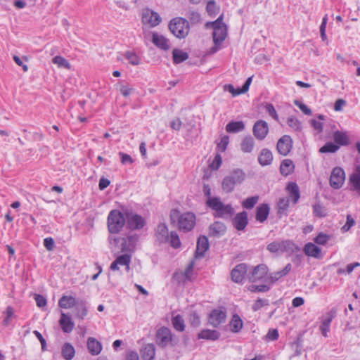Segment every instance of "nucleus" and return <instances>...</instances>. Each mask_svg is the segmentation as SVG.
Listing matches in <instances>:
<instances>
[{
  "label": "nucleus",
  "instance_id": "4d7b16f0",
  "mask_svg": "<svg viewBox=\"0 0 360 360\" xmlns=\"http://www.w3.org/2000/svg\"><path fill=\"white\" fill-rule=\"evenodd\" d=\"M269 305V300L259 298L257 299L252 307V309L254 311H257L262 307Z\"/></svg>",
  "mask_w": 360,
  "mask_h": 360
},
{
  "label": "nucleus",
  "instance_id": "a878e982",
  "mask_svg": "<svg viewBox=\"0 0 360 360\" xmlns=\"http://www.w3.org/2000/svg\"><path fill=\"white\" fill-rule=\"evenodd\" d=\"M87 348L91 354L98 355L102 350V345L94 338L90 337L87 340Z\"/></svg>",
  "mask_w": 360,
  "mask_h": 360
},
{
  "label": "nucleus",
  "instance_id": "f3484780",
  "mask_svg": "<svg viewBox=\"0 0 360 360\" xmlns=\"http://www.w3.org/2000/svg\"><path fill=\"white\" fill-rule=\"evenodd\" d=\"M268 272V267L265 264H259L255 266L249 274V280L255 282L263 278Z\"/></svg>",
  "mask_w": 360,
  "mask_h": 360
},
{
  "label": "nucleus",
  "instance_id": "4468645a",
  "mask_svg": "<svg viewBox=\"0 0 360 360\" xmlns=\"http://www.w3.org/2000/svg\"><path fill=\"white\" fill-rule=\"evenodd\" d=\"M226 312L220 309H214L211 311L209 316L210 323L217 328L221 323H224L226 321Z\"/></svg>",
  "mask_w": 360,
  "mask_h": 360
},
{
  "label": "nucleus",
  "instance_id": "dca6fc26",
  "mask_svg": "<svg viewBox=\"0 0 360 360\" xmlns=\"http://www.w3.org/2000/svg\"><path fill=\"white\" fill-rule=\"evenodd\" d=\"M226 226L221 221H214L209 226V236L214 238H219L225 234Z\"/></svg>",
  "mask_w": 360,
  "mask_h": 360
},
{
  "label": "nucleus",
  "instance_id": "6ab92c4d",
  "mask_svg": "<svg viewBox=\"0 0 360 360\" xmlns=\"http://www.w3.org/2000/svg\"><path fill=\"white\" fill-rule=\"evenodd\" d=\"M269 212L270 207L268 204H260L256 208V220L260 223H264L267 219Z\"/></svg>",
  "mask_w": 360,
  "mask_h": 360
},
{
  "label": "nucleus",
  "instance_id": "c756f323",
  "mask_svg": "<svg viewBox=\"0 0 360 360\" xmlns=\"http://www.w3.org/2000/svg\"><path fill=\"white\" fill-rule=\"evenodd\" d=\"M281 253L287 252L292 254L300 250V248L292 240H285L281 241Z\"/></svg>",
  "mask_w": 360,
  "mask_h": 360
},
{
  "label": "nucleus",
  "instance_id": "5fc2aeb1",
  "mask_svg": "<svg viewBox=\"0 0 360 360\" xmlns=\"http://www.w3.org/2000/svg\"><path fill=\"white\" fill-rule=\"evenodd\" d=\"M314 214L319 217H324L327 215L326 209L321 204H315L313 206Z\"/></svg>",
  "mask_w": 360,
  "mask_h": 360
},
{
  "label": "nucleus",
  "instance_id": "3c124183",
  "mask_svg": "<svg viewBox=\"0 0 360 360\" xmlns=\"http://www.w3.org/2000/svg\"><path fill=\"white\" fill-rule=\"evenodd\" d=\"M207 12L210 15H216L219 11V7L213 0L209 1L206 6Z\"/></svg>",
  "mask_w": 360,
  "mask_h": 360
},
{
  "label": "nucleus",
  "instance_id": "bb28decb",
  "mask_svg": "<svg viewBox=\"0 0 360 360\" xmlns=\"http://www.w3.org/2000/svg\"><path fill=\"white\" fill-rule=\"evenodd\" d=\"M295 169V164L290 159L283 160L280 165V172L283 176H288L291 174Z\"/></svg>",
  "mask_w": 360,
  "mask_h": 360
},
{
  "label": "nucleus",
  "instance_id": "473e14b6",
  "mask_svg": "<svg viewBox=\"0 0 360 360\" xmlns=\"http://www.w3.org/2000/svg\"><path fill=\"white\" fill-rule=\"evenodd\" d=\"M220 333L215 330L205 329L198 333V339L216 340L219 339Z\"/></svg>",
  "mask_w": 360,
  "mask_h": 360
},
{
  "label": "nucleus",
  "instance_id": "58836bf2",
  "mask_svg": "<svg viewBox=\"0 0 360 360\" xmlns=\"http://www.w3.org/2000/svg\"><path fill=\"white\" fill-rule=\"evenodd\" d=\"M172 56L175 64H179L188 58V53L179 49H173Z\"/></svg>",
  "mask_w": 360,
  "mask_h": 360
},
{
  "label": "nucleus",
  "instance_id": "9d476101",
  "mask_svg": "<svg viewBox=\"0 0 360 360\" xmlns=\"http://www.w3.org/2000/svg\"><path fill=\"white\" fill-rule=\"evenodd\" d=\"M126 221L129 229L132 230L142 229L145 224V219L140 215L132 213L126 212Z\"/></svg>",
  "mask_w": 360,
  "mask_h": 360
},
{
  "label": "nucleus",
  "instance_id": "2f4dec72",
  "mask_svg": "<svg viewBox=\"0 0 360 360\" xmlns=\"http://www.w3.org/2000/svg\"><path fill=\"white\" fill-rule=\"evenodd\" d=\"M292 266L290 264H288L281 271H278L269 274V278L270 279L271 283H275L279 278L288 275L291 271Z\"/></svg>",
  "mask_w": 360,
  "mask_h": 360
},
{
  "label": "nucleus",
  "instance_id": "13d9d810",
  "mask_svg": "<svg viewBox=\"0 0 360 360\" xmlns=\"http://www.w3.org/2000/svg\"><path fill=\"white\" fill-rule=\"evenodd\" d=\"M248 289L251 292H265L269 290L270 288L267 285H251Z\"/></svg>",
  "mask_w": 360,
  "mask_h": 360
},
{
  "label": "nucleus",
  "instance_id": "0eeeda50",
  "mask_svg": "<svg viewBox=\"0 0 360 360\" xmlns=\"http://www.w3.org/2000/svg\"><path fill=\"white\" fill-rule=\"evenodd\" d=\"M222 15L219 16L215 21L207 22V26L210 25L213 29V41L214 44H220L226 38L227 29L226 25L222 22Z\"/></svg>",
  "mask_w": 360,
  "mask_h": 360
},
{
  "label": "nucleus",
  "instance_id": "9b49d317",
  "mask_svg": "<svg viewBox=\"0 0 360 360\" xmlns=\"http://www.w3.org/2000/svg\"><path fill=\"white\" fill-rule=\"evenodd\" d=\"M276 148L278 152L283 156L289 154L292 148V140L288 135H284L277 142Z\"/></svg>",
  "mask_w": 360,
  "mask_h": 360
},
{
  "label": "nucleus",
  "instance_id": "c85d7f7f",
  "mask_svg": "<svg viewBox=\"0 0 360 360\" xmlns=\"http://www.w3.org/2000/svg\"><path fill=\"white\" fill-rule=\"evenodd\" d=\"M273 161L272 153L266 148H264L260 152L258 157V162L262 166H267L271 164Z\"/></svg>",
  "mask_w": 360,
  "mask_h": 360
},
{
  "label": "nucleus",
  "instance_id": "1a4fd4ad",
  "mask_svg": "<svg viewBox=\"0 0 360 360\" xmlns=\"http://www.w3.org/2000/svg\"><path fill=\"white\" fill-rule=\"evenodd\" d=\"M345 179V174L344 170L340 167H335L330 177V185L335 189L340 188L344 184Z\"/></svg>",
  "mask_w": 360,
  "mask_h": 360
},
{
  "label": "nucleus",
  "instance_id": "b1692460",
  "mask_svg": "<svg viewBox=\"0 0 360 360\" xmlns=\"http://www.w3.org/2000/svg\"><path fill=\"white\" fill-rule=\"evenodd\" d=\"M143 360H153L155 356V347L153 344H146L141 350Z\"/></svg>",
  "mask_w": 360,
  "mask_h": 360
},
{
  "label": "nucleus",
  "instance_id": "6e6d98bb",
  "mask_svg": "<svg viewBox=\"0 0 360 360\" xmlns=\"http://www.w3.org/2000/svg\"><path fill=\"white\" fill-rule=\"evenodd\" d=\"M266 249L271 253H281V241H273L267 245Z\"/></svg>",
  "mask_w": 360,
  "mask_h": 360
},
{
  "label": "nucleus",
  "instance_id": "a18cd8bd",
  "mask_svg": "<svg viewBox=\"0 0 360 360\" xmlns=\"http://www.w3.org/2000/svg\"><path fill=\"white\" fill-rule=\"evenodd\" d=\"M118 265L125 266L128 271L130 269L131 256L128 254H124L117 257L115 259Z\"/></svg>",
  "mask_w": 360,
  "mask_h": 360
},
{
  "label": "nucleus",
  "instance_id": "e433bc0d",
  "mask_svg": "<svg viewBox=\"0 0 360 360\" xmlns=\"http://www.w3.org/2000/svg\"><path fill=\"white\" fill-rule=\"evenodd\" d=\"M61 354L65 360H72L75 354L74 347L68 342H66L62 347Z\"/></svg>",
  "mask_w": 360,
  "mask_h": 360
},
{
  "label": "nucleus",
  "instance_id": "5701e85b",
  "mask_svg": "<svg viewBox=\"0 0 360 360\" xmlns=\"http://www.w3.org/2000/svg\"><path fill=\"white\" fill-rule=\"evenodd\" d=\"M152 41L156 46L162 50L167 51L170 48L168 39L156 32L153 33Z\"/></svg>",
  "mask_w": 360,
  "mask_h": 360
},
{
  "label": "nucleus",
  "instance_id": "20e7f679",
  "mask_svg": "<svg viewBox=\"0 0 360 360\" xmlns=\"http://www.w3.org/2000/svg\"><path fill=\"white\" fill-rule=\"evenodd\" d=\"M178 342V338L167 327L162 326L156 332L155 342L161 348L169 346L174 347Z\"/></svg>",
  "mask_w": 360,
  "mask_h": 360
},
{
  "label": "nucleus",
  "instance_id": "cd10ccee",
  "mask_svg": "<svg viewBox=\"0 0 360 360\" xmlns=\"http://www.w3.org/2000/svg\"><path fill=\"white\" fill-rule=\"evenodd\" d=\"M194 264L191 262L187 266L184 273L174 274V278H176L179 282H184L185 281H191V276L193 271Z\"/></svg>",
  "mask_w": 360,
  "mask_h": 360
},
{
  "label": "nucleus",
  "instance_id": "a19ab883",
  "mask_svg": "<svg viewBox=\"0 0 360 360\" xmlns=\"http://www.w3.org/2000/svg\"><path fill=\"white\" fill-rule=\"evenodd\" d=\"M172 323L174 328L177 331L183 332L185 330L184 320L180 314L172 317Z\"/></svg>",
  "mask_w": 360,
  "mask_h": 360
},
{
  "label": "nucleus",
  "instance_id": "7c9ffc66",
  "mask_svg": "<svg viewBox=\"0 0 360 360\" xmlns=\"http://www.w3.org/2000/svg\"><path fill=\"white\" fill-rule=\"evenodd\" d=\"M77 304V302L76 301V299L72 296L63 295L58 301L59 307L63 309L72 308L76 306Z\"/></svg>",
  "mask_w": 360,
  "mask_h": 360
},
{
  "label": "nucleus",
  "instance_id": "4be33fe9",
  "mask_svg": "<svg viewBox=\"0 0 360 360\" xmlns=\"http://www.w3.org/2000/svg\"><path fill=\"white\" fill-rule=\"evenodd\" d=\"M210 247L208 238L205 236H200L197 241L195 255L202 257Z\"/></svg>",
  "mask_w": 360,
  "mask_h": 360
},
{
  "label": "nucleus",
  "instance_id": "864d4df0",
  "mask_svg": "<svg viewBox=\"0 0 360 360\" xmlns=\"http://www.w3.org/2000/svg\"><path fill=\"white\" fill-rule=\"evenodd\" d=\"M125 58L128 60L129 63L133 65H137L140 63V59L137 55L131 51H127L124 54Z\"/></svg>",
  "mask_w": 360,
  "mask_h": 360
},
{
  "label": "nucleus",
  "instance_id": "ddd939ff",
  "mask_svg": "<svg viewBox=\"0 0 360 360\" xmlns=\"http://www.w3.org/2000/svg\"><path fill=\"white\" fill-rule=\"evenodd\" d=\"M252 132L255 138L258 140H263L269 132V126L266 121H257L252 128Z\"/></svg>",
  "mask_w": 360,
  "mask_h": 360
},
{
  "label": "nucleus",
  "instance_id": "e2e57ef3",
  "mask_svg": "<svg viewBox=\"0 0 360 360\" xmlns=\"http://www.w3.org/2000/svg\"><path fill=\"white\" fill-rule=\"evenodd\" d=\"M329 240V236L320 233L315 238L314 242L319 245H325Z\"/></svg>",
  "mask_w": 360,
  "mask_h": 360
},
{
  "label": "nucleus",
  "instance_id": "09e8293b",
  "mask_svg": "<svg viewBox=\"0 0 360 360\" xmlns=\"http://www.w3.org/2000/svg\"><path fill=\"white\" fill-rule=\"evenodd\" d=\"M333 316H329L328 318L325 319L322 321L321 326H320V330H321V334L324 337L328 336V333L330 330V323L333 320Z\"/></svg>",
  "mask_w": 360,
  "mask_h": 360
},
{
  "label": "nucleus",
  "instance_id": "f704fd0d",
  "mask_svg": "<svg viewBox=\"0 0 360 360\" xmlns=\"http://www.w3.org/2000/svg\"><path fill=\"white\" fill-rule=\"evenodd\" d=\"M287 189L289 193V197L292 199L294 203H297L300 199V190L296 183L291 182L287 186Z\"/></svg>",
  "mask_w": 360,
  "mask_h": 360
},
{
  "label": "nucleus",
  "instance_id": "4c0bfd02",
  "mask_svg": "<svg viewBox=\"0 0 360 360\" xmlns=\"http://www.w3.org/2000/svg\"><path fill=\"white\" fill-rule=\"evenodd\" d=\"M255 141L250 136L245 137L240 143V149L243 153H251L254 148Z\"/></svg>",
  "mask_w": 360,
  "mask_h": 360
},
{
  "label": "nucleus",
  "instance_id": "a211bd4d",
  "mask_svg": "<svg viewBox=\"0 0 360 360\" xmlns=\"http://www.w3.org/2000/svg\"><path fill=\"white\" fill-rule=\"evenodd\" d=\"M247 271V265L245 264L242 263L238 264L231 271V276L232 281L236 283H240L243 280L244 276Z\"/></svg>",
  "mask_w": 360,
  "mask_h": 360
},
{
  "label": "nucleus",
  "instance_id": "2eb2a0df",
  "mask_svg": "<svg viewBox=\"0 0 360 360\" xmlns=\"http://www.w3.org/2000/svg\"><path fill=\"white\" fill-rule=\"evenodd\" d=\"M233 225L238 231H243L248 224V213L245 211L237 213L233 219Z\"/></svg>",
  "mask_w": 360,
  "mask_h": 360
},
{
  "label": "nucleus",
  "instance_id": "69168bd1",
  "mask_svg": "<svg viewBox=\"0 0 360 360\" xmlns=\"http://www.w3.org/2000/svg\"><path fill=\"white\" fill-rule=\"evenodd\" d=\"M266 110L269 113V115L274 118L275 120L278 121V114L274 107V105L271 103H268L265 106Z\"/></svg>",
  "mask_w": 360,
  "mask_h": 360
},
{
  "label": "nucleus",
  "instance_id": "f8f14e48",
  "mask_svg": "<svg viewBox=\"0 0 360 360\" xmlns=\"http://www.w3.org/2000/svg\"><path fill=\"white\" fill-rule=\"evenodd\" d=\"M161 22V18L156 12L150 9H145L142 13V22L155 27Z\"/></svg>",
  "mask_w": 360,
  "mask_h": 360
},
{
  "label": "nucleus",
  "instance_id": "c9c22d12",
  "mask_svg": "<svg viewBox=\"0 0 360 360\" xmlns=\"http://www.w3.org/2000/svg\"><path fill=\"white\" fill-rule=\"evenodd\" d=\"M245 129V124L243 121H231L226 126V130L229 133H238Z\"/></svg>",
  "mask_w": 360,
  "mask_h": 360
},
{
  "label": "nucleus",
  "instance_id": "412c9836",
  "mask_svg": "<svg viewBox=\"0 0 360 360\" xmlns=\"http://www.w3.org/2000/svg\"><path fill=\"white\" fill-rule=\"evenodd\" d=\"M60 326L64 333H70L72 332L75 327V323L72 321L70 315L63 312L61 313V317L59 321Z\"/></svg>",
  "mask_w": 360,
  "mask_h": 360
},
{
  "label": "nucleus",
  "instance_id": "72a5a7b5",
  "mask_svg": "<svg viewBox=\"0 0 360 360\" xmlns=\"http://www.w3.org/2000/svg\"><path fill=\"white\" fill-rule=\"evenodd\" d=\"M333 139L336 144L347 146L349 143V139L346 132L336 131L333 134Z\"/></svg>",
  "mask_w": 360,
  "mask_h": 360
},
{
  "label": "nucleus",
  "instance_id": "423d86ee",
  "mask_svg": "<svg viewBox=\"0 0 360 360\" xmlns=\"http://www.w3.org/2000/svg\"><path fill=\"white\" fill-rule=\"evenodd\" d=\"M126 222V216L119 210H111L108 217V229L110 233H118Z\"/></svg>",
  "mask_w": 360,
  "mask_h": 360
},
{
  "label": "nucleus",
  "instance_id": "8fccbe9b",
  "mask_svg": "<svg viewBox=\"0 0 360 360\" xmlns=\"http://www.w3.org/2000/svg\"><path fill=\"white\" fill-rule=\"evenodd\" d=\"M287 124L295 131H300L302 129L301 122L294 116L288 118Z\"/></svg>",
  "mask_w": 360,
  "mask_h": 360
},
{
  "label": "nucleus",
  "instance_id": "393cba45",
  "mask_svg": "<svg viewBox=\"0 0 360 360\" xmlns=\"http://www.w3.org/2000/svg\"><path fill=\"white\" fill-rule=\"evenodd\" d=\"M304 253L314 258L321 257V250L312 243H307L304 248Z\"/></svg>",
  "mask_w": 360,
  "mask_h": 360
},
{
  "label": "nucleus",
  "instance_id": "0e129e2a",
  "mask_svg": "<svg viewBox=\"0 0 360 360\" xmlns=\"http://www.w3.org/2000/svg\"><path fill=\"white\" fill-rule=\"evenodd\" d=\"M229 143V137L228 136H224L221 137L220 142L217 144V148L221 152H224Z\"/></svg>",
  "mask_w": 360,
  "mask_h": 360
},
{
  "label": "nucleus",
  "instance_id": "f03ea898",
  "mask_svg": "<svg viewBox=\"0 0 360 360\" xmlns=\"http://www.w3.org/2000/svg\"><path fill=\"white\" fill-rule=\"evenodd\" d=\"M170 219L172 222L178 221L179 230L184 232L192 230L195 224V215L192 212H185L179 214L176 210H172L170 213Z\"/></svg>",
  "mask_w": 360,
  "mask_h": 360
},
{
  "label": "nucleus",
  "instance_id": "603ef678",
  "mask_svg": "<svg viewBox=\"0 0 360 360\" xmlns=\"http://www.w3.org/2000/svg\"><path fill=\"white\" fill-rule=\"evenodd\" d=\"M171 246L174 248H178L181 245L179 237L176 231H172L169 235V241Z\"/></svg>",
  "mask_w": 360,
  "mask_h": 360
},
{
  "label": "nucleus",
  "instance_id": "37998d69",
  "mask_svg": "<svg viewBox=\"0 0 360 360\" xmlns=\"http://www.w3.org/2000/svg\"><path fill=\"white\" fill-rule=\"evenodd\" d=\"M75 307L77 311L76 317L83 319L87 315L88 311L85 302L83 301L77 302Z\"/></svg>",
  "mask_w": 360,
  "mask_h": 360
},
{
  "label": "nucleus",
  "instance_id": "338daca9",
  "mask_svg": "<svg viewBox=\"0 0 360 360\" xmlns=\"http://www.w3.org/2000/svg\"><path fill=\"white\" fill-rule=\"evenodd\" d=\"M295 104L297 105L300 110L307 115H311L312 112L310 108H309L305 104L302 103L299 101H295Z\"/></svg>",
  "mask_w": 360,
  "mask_h": 360
},
{
  "label": "nucleus",
  "instance_id": "7ed1b4c3",
  "mask_svg": "<svg viewBox=\"0 0 360 360\" xmlns=\"http://www.w3.org/2000/svg\"><path fill=\"white\" fill-rule=\"evenodd\" d=\"M245 178V172L240 169H233L229 175L226 176L221 183V188L226 193L233 191L236 185L240 184Z\"/></svg>",
  "mask_w": 360,
  "mask_h": 360
},
{
  "label": "nucleus",
  "instance_id": "c03bdc74",
  "mask_svg": "<svg viewBox=\"0 0 360 360\" xmlns=\"http://www.w3.org/2000/svg\"><path fill=\"white\" fill-rule=\"evenodd\" d=\"M259 201V196L255 195L245 199L242 202V207L247 210L252 209Z\"/></svg>",
  "mask_w": 360,
  "mask_h": 360
},
{
  "label": "nucleus",
  "instance_id": "49530a36",
  "mask_svg": "<svg viewBox=\"0 0 360 360\" xmlns=\"http://www.w3.org/2000/svg\"><path fill=\"white\" fill-rule=\"evenodd\" d=\"M340 148V146L333 142H327L325 143L320 149L319 152L321 153H335L338 149Z\"/></svg>",
  "mask_w": 360,
  "mask_h": 360
},
{
  "label": "nucleus",
  "instance_id": "79ce46f5",
  "mask_svg": "<svg viewBox=\"0 0 360 360\" xmlns=\"http://www.w3.org/2000/svg\"><path fill=\"white\" fill-rule=\"evenodd\" d=\"M118 85L119 90L124 97H128L134 91V89L127 82H122Z\"/></svg>",
  "mask_w": 360,
  "mask_h": 360
},
{
  "label": "nucleus",
  "instance_id": "680f3d73",
  "mask_svg": "<svg viewBox=\"0 0 360 360\" xmlns=\"http://www.w3.org/2000/svg\"><path fill=\"white\" fill-rule=\"evenodd\" d=\"M222 162V158L221 156L219 154H217L212 160V163L210 164V167L213 170H217Z\"/></svg>",
  "mask_w": 360,
  "mask_h": 360
},
{
  "label": "nucleus",
  "instance_id": "bf43d9fd",
  "mask_svg": "<svg viewBox=\"0 0 360 360\" xmlns=\"http://www.w3.org/2000/svg\"><path fill=\"white\" fill-rule=\"evenodd\" d=\"M355 224V221L352 218L350 214L347 216V221L345 224L342 227V231L343 232L348 231Z\"/></svg>",
  "mask_w": 360,
  "mask_h": 360
},
{
  "label": "nucleus",
  "instance_id": "774afa93",
  "mask_svg": "<svg viewBox=\"0 0 360 360\" xmlns=\"http://www.w3.org/2000/svg\"><path fill=\"white\" fill-rule=\"evenodd\" d=\"M190 322L192 326L198 327L200 324V319L197 313L193 312L190 314Z\"/></svg>",
  "mask_w": 360,
  "mask_h": 360
},
{
  "label": "nucleus",
  "instance_id": "39448f33",
  "mask_svg": "<svg viewBox=\"0 0 360 360\" xmlns=\"http://www.w3.org/2000/svg\"><path fill=\"white\" fill-rule=\"evenodd\" d=\"M169 29L176 37L184 39L189 33V22L185 18H175L169 22Z\"/></svg>",
  "mask_w": 360,
  "mask_h": 360
},
{
  "label": "nucleus",
  "instance_id": "f257e3e1",
  "mask_svg": "<svg viewBox=\"0 0 360 360\" xmlns=\"http://www.w3.org/2000/svg\"><path fill=\"white\" fill-rule=\"evenodd\" d=\"M206 204L214 212L215 217L228 219L234 214V208L231 204L225 205L219 197H210Z\"/></svg>",
  "mask_w": 360,
  "mask_h": 360
},
{
  "label": "nucleus",
  "instance_id": "6e6552de",
  "mask_svg": "<svg viewBox=\"0 0 360 360\" xmlns=\"http://www.w3.org/2000/svg\"><path fill=\"white\" fill-rule=\"evenodd\" d=\"M109 240H113L115 244L120 249L122 252H133L136 248L138 237L136 235L124 237H117Z\"/></svg>",
  "mask_w": 360,
  "mask_h": 360
},
{
  "label": "nucleus",
  "instance_id": "052dcab7",
  "mask_svg": "<svg viewBox=\"0 0 360 360\" xmlns=\"http://www.w3.org/2000/svg\"><path fill=\"white\" fill-rule=\"evenodd\" d=\"M352 184H360V166L357 167L349 179Z\"/></svg>",
  "mask_w": 360,
  "mask_h": 360
},
{
  "label": "nucleus",
  "instance_id": "ea45409f",
  "mask_svg": "<svg viewBox=\"0 0 360 360\" xmlns=\"http://www.w3.org/2000/svg\"><path fill=\"white\" fill-rule=\"evenodd\" d=\"M243 326V323L240 317L238 314H234L230 322L231 330L233 333H238Z\"/></svg>",
  "mask_w": 360,
  "mask_h": 360
},
{
  "label": "nucleus",
  "instance_id": "aec40b11",
  "mask_svg": "<svg viewBox=\"0 0 360 360\" xmlns=\"http://www.w3.org/2000/svg\"><path fill=\"white\" fill-rule=\"evenodd\" d=\"M155 237L160 243H165L169 241V232L165 223H160L156 229Z\"/></svg>",
  "mask_w": 360,
  "mask_h": 360
},
{
  "label": "nucleus",
  "instance_id": "de8ad7c7",
  "mask_svg": "<svg viewBox=\"0 0 360 360\" xmlns=\"http://www.w3.org/2000/svg\"><path fill=\"white\" fill-rule=\"evenodd\" d=\"M53 63L58 65V68H64L68 70L71 68V65L65 58L57 56L52 59Z\"/></svg>",
  "mask_w": 360,
  "mask_h": 360
}]
</instances>
